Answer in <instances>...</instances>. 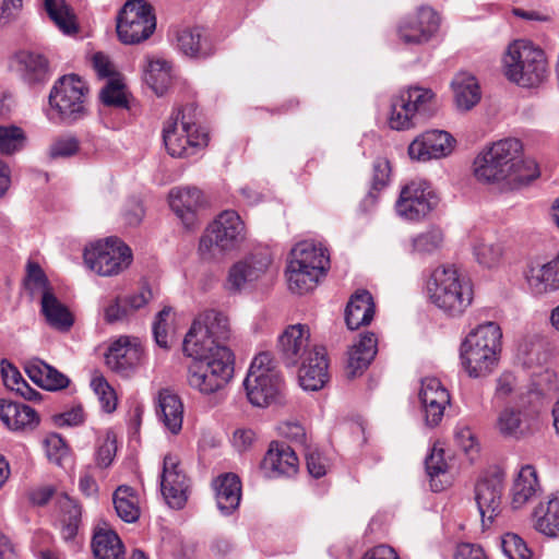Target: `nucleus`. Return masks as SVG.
Masks as SVG:
<instances>
[{
	"mask_svg": "<svg viewBox=\"0 0 559 559\" xmlns=\"http://www.w3.org/2000/svg\"><path fill=\"white\" fill-rule=\"evenodd\" d=\"M538 167L523 155L516 138H506L484 148L474 160V176L483 182L513 189L538 177Z\"/></svg>",
	"mask_w": 559,
	"mask_h": 559,
	"instance_id": "f257e3e1",
	"label": "nucleus"
},
{
	"mask_svg": "<svg viewBox=\"0 0 559 559\" xmlns=\"http://www.w3.org/2000/svg\"><path fill=\"white\" fill-rule=\"evenodd\" d=\"M183 353L192 358L188 367V385L202 395H212L226 386L234 374V355L228 347L183 344Z\"/></svg>",
	"mask_w": 559,
	"mask_h": 559,
	"instance_id": "f03ea898",
	"label": "nucleus"
},
{
	"mask_svg": "<svg viewBox=\"0 0 559 559\" xmlns=\"http://www.w3.org/2000/svg\"><path fill=\"white\" fill-rule=\"evenodd\" d=\"M502 332L496 322H485L473 329L460 348L461 364L471 378L490 374L498 366Z\"/></svg>",
	"mask_w": 559,
	"mask_h": 559,
	"instance_id": "7ed1b4c3",
	"label": "nucleus"
},
{
	"mask_svg": "<svg viewBox=\"0 0 559 559\" xmlns=\"http://www.w3.org/2000/svg\"><path fill=\"white\" fill-rule=\"evenodd\" d=\"M247 239V227L234 210L221 212L203 231L198 252L203 261L221 262L240 249Z\"/></svg>",
	"mask_w": 559,
	"mask_h": 559,
	"instance_id": "20e7f679",
	"label": "nucleus"
},
{
	"mask_svg": "<svg viewBox=\"0 0 559 559\" xmlns=\"http://www.w3.org/2000/svg\"><path fill=\"white\" fill-rule=\"evenodd\" d=\"M330 267L328 249L320 242L305 240L290 251L287 281L292 292L305 294L313 289Z\"/></svg>",
	"mask_w": 559,
	"mask_h": 559,
	"instance_id": "39448f33",
	"label": "nucleus"
},
{
	"mask_svg": "<svg viewBox=\"0 0 559 559\" xmlns=\"http://www.w3.org/2000/svg\"><path fill=\"white\" fill-rule=\"evenodd\" d=\"M430 301L445 313L462 314L473 301V286L454 266H439L427 282Z\"/></svg>",
	"mask_w": 559,
	"mask_h": 559,
	"instance_id": "423d86ee",
	"label": "nucleus"
},
{
	"mask_svg": "<svg viewBox=\"0 0 559 559\" xmlns=\"http://www.w3.org/2000/svg\"><path fill=\"white\" fill-rule=\"evenodd\" d=\"M503 72L507 79L522 87H534L543 83L548 74L545 52L528 40H514L503 56Z\"/></svg>",
	"mask_w": 559,
	"mask_h": 559,
	"instance_id": "0eeeda50",
	"label": "nucleus"
},
{
	"mask_svg": "<svg viewBox=\"0 0 559 559\" xmlns=\"http://www.w3.org/2000/svg\"><path fill=\"white\" fill-rule=\"evenodd\" d=\"M87 86L75 74L60 78L51 87L48 97L47 118L52 122L72 123L85 114Z\"/></svg>",
	"mask_w": 559,
	"mask_h": 559,
	"instance_id": "6e6552de",
	"label": "nucleus"
},
{
	"mask_svg": "<svg viewBox=\"0 0 559 559\" xmlns=\"http://www.w3.org/2000/svg\"><path fill=\"white\" fill-rule=\"evenodd\" d=\"M243 385L253 406L266 407L280 400L283 381L270 353L263 352L253 358Z\"/></svg>",
	"mask_w": 559,
	"mask_h": 559,
	"instance_id": "1a4fd4ad",
	"label": "nucleus"
},
{
	"mask_svg": "<svg viewBox=\"0 0 559 559\" xmlns=\"http://www.w3.org/2000/svg\"><path fill=\"white\" fill-rule=\"evenodd\" d=\"M163 140L173 157H190L207 145L209 136L186 110H178L165 122Z\"/></svg>",
	"mask_w": 559,
	"mask_h": 559,
	"instance_id": "9d476101",
	"label": "nucleus"
},
{
	"mask_svg": "<svg viewBox=\"0 0 559 559\" xmlns=\"http://www.w3.org/2000/svg\"><path fill=\"white\" fill-rule=\"evenodd\" d=\"M437 108V97L432 90L424 86H409L393 97L389 124L394 130H407L415 126L418 116H430Z\"/></svg>",
	"mask_w": 559,
	"mask_h": 559,
	"instance_id": "9b49d317",
	"label": "nucleus"
},
{
	"mask_svg": "<svg viewBox=\"0 0 559 559\" xmlns=\"http://www.w3.org/2000/svg\"><path fill=\"white\" fill-rule=\"evenodd\" d=\"M84 264L99 276H116L127 270L133 260L131 249L118 238H107L87 245Z\"/></svg>",
	"mask_w": 559,
	"mask_h": 559,
	"instance_id": "f8f14e48",
	"label": "nucleus"
},
{
	"mask_svg": "<svg viewBox=\"0 0 559 559\" xmlns=\"http://www.w3.org/2000/svg\"><path fill=\"white\" fill-rule=\"evenodd\" d=\"M156 17L152 5L145 0H128L116 19L119 40L124 45L140 44L152 36Z\"/></svg>",
	"mask_w": 559,
	"mask_h": 559,
	"instance_id": "ddd939ff",
	"label": "nucleus"
},
{
	"mask_svg": "<svg viewBox=\"0 0 559 559\" xmlns=\"http://www.w3.org/2000/svg\"><path fill=\"white\" fill-rule=\"evenodd\" d=\"M438 197L426 180L406 183L400 191L394 209L399 217L407 222H420L438 204Z\"/></svg>",
	"mask_w": 559,
	"mask_h": 559,
	"instance_id": "4468645a",
	"label": "nucleus"
},
{
	"mask_svg": "<svg viewBox=\"0 0 559 559\" xmlns=\"http://www.w3.org/2000/svg\"><path fill=\"white\" fill-rule=\"evenodd\" d=\"M272 257L266 248H259L235 262L228 270L225 283L231 294L247 290L261 280L270 269Z\"/></svg>",
	"mask_w": 559,
	"mask_h": 559,
	"instance_id": "2eb2a0df",
	"label": "nucleus"
},
{
	"mask_svg": "<svg viewBox=\"0 0 559 559\" xmlns=\"http://www.w3.org/2000/svg\"><path fill=\"white\" fill-rule=\"evenodd\" d=\"M228 318L221 311L209 309L201 312L186 334L183 344L194 343L212 347H227L224 343L230 337Z\"/></svg>",
	"mask_w": 559,
	"mask_h": 559,
	"instance_id": "dca6fc26",
	"label": "nucleus"
},
{
	"mask_svg": "<svg viewBox=\"0 0 559 559\" xmlns=\"http://www.w3.org/2000/svg\"><path fill=\"white\" fill-rule=\"evenodd\" d=\"M144 358L141 341L129 335L114 340L105 354L107 367L124 377L132 374L143 364Z\"/></svg>",
	"mask_w": 559,
	"mask_h": 559,
	"instance_id": "f3484780",
	"label": "nucleus"
},
{
	"mask_svg": "<svg viewBox=\"0 0 559 559\" xmlns=\"http://www.w3.org/2000/svg\"><path fill=\"white\" fill-rule=\"evenodd\" d=\"M523 278L528 293L534 297H545L559 290V253L552 259L532 260L523 270Z\"/></svg>",
	"mask_w": 559,
	"mask_h": 559,
	"instance_id": "a211bd4d",
	"label": "nucleus"
},
{
	"mask_svg": "<svg viewBox=\"0 0 559 559\" xmlns=\"http://www.w3.org/2000/svg\"><path fill=\"white\" fill-rule=\"evenodd\" d=\"M160 489L167 504L173 509H182L189 495V480L180 468L177 455L166 454L163 461Z\"/></svg>",
	"mask_w": 559,
	"mask_h": 559,
	"instance_id": "6ab92c4d",
	"label": "nucleus"
},
{
	"mask_svg": "<svg viewBox=\"0 0 559 559\" xmlns=\"http://www.w3.org/2000/svg\"><path fill=\"white\" fill-rule=\"evenodd\" d=\"M439 25L440 19L437 12L431 8L423 7L400 23L399 38L405 45H423L435 36Z\"/></svg>",
	"mask_w": 559,
	"mask_h": 559,
	"instance_id": "aec40b11",
	"label": "nucleus"
},
{
	"mask_svg": "<svg viewBox=\"0 0 559 559\" xmlns=\"http://www.w3.org/2000/svg\"><path fill=\"white\" fill-rule=\"evenodd\" d=\"M455 140L442 130H428L417 135L408 145V156L413 160L428 162L450 155Z\"/></svg>",
	"mask_w": 559,
	"mask_h": 559,
	"instance_id": "412c9836",
	"label": "nucleus"
},
{
	"mask_svg": "<svg viewBox=\"0 0 559 559\" xmlns=\"http://www.w3.org/2000/svg\"><path fill=\"white\" fill-rule=\"evenodd\" d=\"M536 418V411L528 402L522 401L509 404L498 414L496 428L509 438L521 439L532 431Z\"/></svg>",
	"mask_w": 559,
	"mask_h": 559,
	"instance_id": "4be33fe9",
	"label": "nucleus"
},
{
	"mask_svg": "<svg viewBox=\"0 0 559 559\" xmlns=\"http://www.w3.org/2000/svg\"><path fill=\"white\" fill-rule=\"evenodd\" d=\"M426 425L438 426L450 405V393L438 378L427 377L421 380L418 392Z\"/></svg>",
	"mask_w": 559,
	"mask_h": 559,
	"instance_id": "5701e85b",
	"label": "nucleus"
},
{
	"mask_svg": "<svg viewBox=\"0 0 559 559\" xmlns=\"http://www.w3.org/2000/svg\"><path fill=\"white\" fill-rule=\"evenodd\" d=\"M503 481L498 475L480 479L475 487V501L483 527H489L502 510Z\"/></svg>",
	"mask_w": 559,
	"mask_h": 559,
	"instance_id": "b1692460",
	"label": "nucleus"
},
{
	"mask_svg": "<svg viewBox=\"0 0 559 559\" xmlns=\"http://www.w3.org/2000/svg\"><path fill=\"white\" fill-rule=\"evenodd\" d=\"M310 342V329L305 324L287 326L278 337V350L288 366H295L313 353Z\"/></svg>",
	"mask_w": 559,
	"mask_h": 559,
	"instance_id": "393cba45",
	"label": "nucleus"
},
{
	"mask_svg": "<svg viewBox=\"0 0 559 559\" xmlns=\"http://www.w3.org/2000/svg\"><path fill=\"white\" fill-rule=\"evenodd\" d=\"M298 465V457L288 444L273 441L264 455L261 468L267 477L275 478L295 475Z\"/></svg>",
	"mask_w": 559,
	"mask_h": 559,
	"instance_id": "a878e982",
	"label": "nucleus"
},
{
	"mask_svg": "<svg viewBox=\"0 0 559 559\" xmlns=\"http://www.w3.org/2000/svg\"><path fill=\"white\" fill-rule=\"evenodd\" d=\"M298 381L305 391L321 390L329 380L326 353L323 347L314 346L313 353L299 361Z\"/></svg>",
	"mask_w": 559,
	"mask_h": 559,
	"instance_id": "bb28decb",
	"label": "nucleus"
},
{
	"mask_svg": "<svg viewBox=\"0 0 559 559\" xmlns=\"http://www.w3.org/2000/svg\"><path fill=\"white\" fill-rule=\"evenodd\" d=\"M447 246V234L438 225H430L413 235L407 245L409 254L421 260L438 257Z\"/></svg>",
	"mask_w": 559,
	"mask_h": 559,
	"instance_id": "cd10ccee",
	"label": "nucleus"
},
{
	"mask_svg": "<svg viewBox=\"0 0 559 559\" xmlns=\"http://www.w3.org/2000/svg\"><path fill=\"white\" fill-rule=\"evenodd\" d=\"M378 338L371 332L361 334L348 348L346 374L348 378L360 376L371 364L377 354Z\"/></svg>",
	"mask_w": 559,
	"mask_h": 559,
	"instance_id": "c85d7f7f",
	"label": "nucleus"
},
{
	"mask_svg": "<svg viewBox=\"0 0 559 559\" xmlns=\"http://www.w3.org/2000/svg\"><path fill=\"white\" fill-rule=\"evenodd\" d=\"M156 415L165 429L178 435L182 428L183 404L181 399L168 389H162L156 396Z\"/></svg>",
	"mask_w": 559,
	"mask_h": 559,
	"instance_id": "c756f323",
	"label": "nucleus"
},
{
	"mask_svg": "<svg viewBox=\"0 0 559 559\" xmlns=\"http://www.w3.org/2000/svg\"><path fill=\"white\" fill-rule=\"evenodd\" d=\"M169 205L187 227L195 222V212L203 204V194L198 188H174L169 192Z\"/></svg>",
	"mask_w": 559,
	"mask_h": 559,
	"instance_id": "7c9ffc66",
	"label": "nucleus"
},
{
	"mask_svg": "<svg viewBox=\"0 0 559 559\" xmlns=\"http://www.w3.org/2000/svg\"><path fill=\"white\" fill-rule=\"evenodd\" d=\"M0 420L10 430L20 431L34 429L39 423V417L28 405L0 400Z\"/></svg>",
	"mask_w": 559,
	"mask_h": 559,
	"instance_id": "2f4dec72",
	"label": "nucleus"
},
{
	"mask_svg": "<svg viewBox=\"0 0 559 559\" xmlns=\"http://www.w3.org/2000/svg\"><path fill=\"white\" fill-rule=\"evenodd\" d=\"M215 499L219 511L228 515L234 512L241 500V483L239 477L233 473L219 475L213 481Z\"/></svg>",
	"mask_w": 559,
	"mask_h": 559,
	"instance_id": "473e14b6",
	"label": "nucleus"
},
{
	"mask_svg": "<svg viewBox=\"0 0 559 559\" xmlns=\"http://www.w3.org/2000/svg\"><path fill=\"white\" fill-rule=\"evenodd\" d=\"M15 61L16 70L29 85L44 84L51 75L48 60L40 53L20 51L15 56Z\"/></svg>",
	"mask_w": 559,
	"mask_h": 559,
	"instance_id": "72a5a7b5",
	"label": "nucleus"
},
{
	"mask_svg": "<svg viewBox=\"0 0 559 559\" xmlns=\"http://www.w3.org/2000/svg\"><path fill=\"white\" fill-rule=\"evenodd\" d=\"M143 79L157 96H163L173 81V66L163 57L148 56L143 66Z\"/></svg>",
	"mask_w": 559,
	"mask_h": 559,
	"instance_id": "f704fd0d",
	"label": "nucleus"
},
{
	"mask_svg": "<svg viewBox=\"0 0 559 559\" xmlns=\"http://www.w3.org/2000/svg\"><path fill=\"white\" fill-rule=\"evenodd\" d=\"M451 86L455 106L461 111L471 110L481 98V91L478 81L468 72H459L453 78Z\"/></svg>",
	"mask_w": 559,
	"mask_h": 559,
	"instance_id": "c9c22d12",
	"label": "nucleus"
},
{
	"mask_svg": "<svg viewBox=\"0 0 559 559\" xmlns=\"http://www.w3.org/2000/svg\"><path fill=\"white\" fill-rule=\"evenodd\" d=\"M25 371L34 383L48 391L66 389L70 383L66 374L40 359L27 361Z\"/></svg>",
	"mask_w": 559,
	"mask_h": 559,
	"instance_id": "e433bc0d",
	"label": "nucleus"
},
{
	"mask_svg": "<svg viewBox=\"0 0 559 559\" xmlns=\"http://www.w3.org/2000/svg\"><path fill=\"white\" fill-rule=\"evenodd\" d=\"M539 490L537 473L532 465H525L518 472L511 487V506L520 509L525 506Z\"/></svg>",
	"mask_w": 559,
	"mask_h": 559,
	"instance_id": "4c0bfd02",
	"label": "nucleus"
},
{
	"mask_svg": "<svg viewBox=\"0 0 559 559\" xmlns=\"http://www.w3.org/2000/svg\"><path fill=\"white\" fill-rule=\"evenodd\" d=\"M374 314L372 296L367 290H359L352 296L345 309V321L349 330L369 324Z\"/></svg>",
	"mask_w": 559,
	"mask_h": 559,
	"instance_id": "58836bf2",
	"label": "nucleus"
},
{
	"mask_svg": "<svg viewBox=\"0 0 559 559\" xmlns=\"http://www.w3.org/2000/svg\"><path fill=\"white\" fill-rule=\"evenodd\" d=\"M426 471L433 491L445 489L454 479L452 466L447 462L443 449L437 445L432 448L430 455L426 459Z\"/></svg>",
	"mask_w": 559,
	"mask_h": 559,
	"instance_id": "ea45409f",
	"label": "nucleus"
},
{
	"mask_svg": "<svg viewBox=\"0 0 559 559\" xmlns=\"http://www.w3.org/2000/svg\"><path fill=\"white\" fill-rule=\"evenodd\" d=\"M41 313L47 323L59 331H68L74 322L73 316L66 305H63L52 293L45 290L40 300Z\"/></svg>",
	"mask_w": 559,
	"mask_h": 559,
	"instance_id": "a19ab883",
	"label": "nucleus"
},
{
	"mask_svg": "<svg viewBox=\"0 0 559 559\" xmlns=\"http://www.w3.org/2000/svg\"><path fill=\"white\" fill-rule=\"evenodd\" d=\"M93 552L96 559H121L124 547L121 539L110 528L98 527L93 536Z\"/></svg>",
	"mask_w": 559,
	"mask_h": 559,
	"instance_id": "79ce46f5",
	"label": "nucleus"
},
{
	"mask_svg": "<svg viewBox=\"0 0 559 559\" xmlns=\"http://www.w3.org/2000/svg\"><path fill=\"white\" fill-rule=\"evenodd\" d=\"M471 246L473 257L480 266L495 269L500 265L504 254L502 242L485 237H474Z\"/></svg>",
	"mask_w": 559,
	"mask_h": 559,
	"instance_id": "37998d69",
	"label": "nucleus"
},
{
	"mask_svg": "<svg viewBox=\"0 0 559 559\" xmlns=\"http://www.w3.org/2000/svg\"><path fill=\"white\" fill-rule=\"evenodd\" d=\"M57 508L60 513L62 537L71 540L78 533L82 515L81 507L74 499L61 493L57 498Z\"/></svg>",
	"mask_w": 559,
	"mask_h": 559,
	"instance_id": "c03bdc74",
	"label": "nucleus"
},
{
	"mask_svg": "<svg viewBox=\"0 0 559 559\" xmlns=\"http://www.w3.org/2000/svg\"><path fill=\"white\" fill-rule=\"evenodd\" d=\"M49 19L63 34L72 35L78 32V21L73 9L66 0H43Z\"/></svg>",
	"mask_w": 559,
	"mask_h": 559,
	"instance_id": "a18cd8bd",
	"label": "nucleus"
},
{
	"mask_svg": "<svg viewBox=\"0 0 559 559\" xmlns=\"http://www.w3.org/2000/svg\"><path fill=\"white\" fill-rule=\"evenodd\" d=\"M535 528L549 537L559 536V498L540 502L534 512Z\"/></svg>",
	"mask_w": 559,
	"mask_h": 559,
	"instance_id": "49530a36",
	"label": "nucleus"
},
{
	"mask_svg": "<svg viewBox=\"0 0 559 559\" xmlns=\"http://www.w3.org/2000/svg\"><path fill=\"white\" fill-rule=\"evenodd\" d=\"M112 503L117 515L127 523H133L140 518L139 498L133 488L121 485L112 495Z\"/></svg>",
	"mask_w": 559,
	"mask_h": 559,
	"instance_id": "de8ad7c7",
	"label": "nucleus"
},
{
	"mask_svg": "<svg viewBox=\"0 0 559 559\" xmlns=\"http://www.w3.org/2000/svg\"><path fill=\"white\" fill-rule=\"evenodd\" d=\"M176 47L183 55L192 58H201L210 55L206 39L199 28H182L176 33Z\"/></svg>",
	"mask_w": 559,
	"mask_h": 559,
	"instance_id": "09e8293b",
	"label": "nucleus"
},
{
	"mask_svg": "<svg viewBox=\"0 0 559 559\" xmlns=\"http://www.w3.org/2000/svg\"><path fill=\"white\" fill-rule=\"evenodd\" d=\"M1 376L4 385L25 400L36 401L39 397L40 394L29 386L17 368L5 359L1 361Z\"/></svg>",
	"mask_w": 559,
	"mask_h": 559,
	"instance_id": "8fccbe9b",
	"label": "nucleus"
},
{
	"mask_svg": "<svg viewBox=\"0 0 559 559\" xmlns=\"http://www.w3.org/2000/svg\"><path fill=\"white\" fill-rule=\"evenodd\" d=\"M26 142V133L21 127L0 124V154L14 155L25 147Z\"/></svg>",
	"mask_w": 559,
	"mask_h": 559,
	"instance_id": "3c124183",
	"label": "nucleus"
},
{
	"mask_svg": "<svg viewBox=\"0 0 559 559\" xmlns=\"http://www.w3.org/2000/svg\"><path fill=\"white\" fill-rule=\"evenodd\" d=\"M91 388L96 394L102 409L112 413L117 407V395L107 380L102 374H95L91 380Z\"/></svg>",
	"mask_w": 559,
	"mask_h": 559,
	"instance_id": "603ef678",
	"label": "nucleus"
},
{
	"mask_svg": "<svg viewBox=\"0 0 559 559\" xmlns=\"http://www.w3.org/2000/svg\"><path fill=\"white\" fill-rule=\"evenodd\" d=\"M501 548L508 559H533V552L525 542L514 533H507L501 538Z\"/></svg>",
	"mask_w": 559,
	"mask_h": 559,
	"instance_id": "864d4df0",
	"label": "nucleus"
},
{
	"mask_svg": "<svg viewBox=\"0 0 559 559\" xmlns=\"http://www.w3.org/2000/svg\"><path fill=\"white\" fill-rule=\"evenodd\" d=\"M45 450L48 460L59 466L71 461L70 451L59 435H50L45 440Z\"/></svg>",
	"mask_w": 559,
	"mask_h": 559,
	"instance_id": "5fc2aeb1",
	"label": "nucleus"
},
{
	"mask_svg": "<svg viewBox=\"0 0 559 559\" xmlns=\"http://www.w3.org/2000/svg\"><path fill=\"white\" fill-rule=\"evenodd\" d=\"M100 99L108 106H127L124 85L119 78H111L107 81L106 85L102 88Z\"/></svg>",
	"mask_w": 559,
	"mask_h": 559,
	"instance_id": "6e6d98bb",
	"label": "nucleus"
},
{
	"mask_svg": "<svg viewBox=\"0 0 559 559\" xmlns=\"http://www.w3.org/2000/svg\"><path fill=\"white\" fill-rule=\"evenodd\" d=\"M80 142L73 135H61L56 138L48 148V155L52 159L68 158L79 152Z\"/></svg>",
	"mask_w": 559,
	"mask_h": 559,
	"instance_id": "4d7b16f0",
	"label": "nucleus"
},
{
	"mask_svg": "<svg viewBox=\"0 0 559 559\" xmlns=\"http://www.w3.org/2000/svg\"><path fill=\"white\" fill-rule=\"evenodd\" d=\"M454 439L456 444L469 456V459L474 460L479 451V442L471 427L465 424H459L454 430Z\"/></svg>",
	"mask_w": 559,
	"mask_h": 559,
	"instance_id": "13d9d810",
	"label": "nucleus"
},
{
	"mask_svg": "<svg viewBox=\"0 0 559 559\" xmlns=\"http://www.w3.org/2000/svg\"><path fill=\"white\" fill-rule=\"evenodd\" d=\"M516 396L522 402V392H520L518 378L509 371L502 372L496 380L495 397L504 400L509 396Z\"/></svg>",
	"mask_w": 559,
	"mask_h": 559,
	"instance_id": "bf43d9fd",
	"label": "nucleus"
},
{
	"mask_svg": "<svg viewBox=\"0 0 559 559\" xmlns=\"http://www.w3.org/2000/svg\"><path fill=\"white\" fill-rule=\"evenodd\" d=\"M171 314L173 309L170 307H165L157 313L153 323V334L155 342L162 348H168V332Z\"/></svg>",
	"mask_w": 559,
	"mask_h": 559,
	"instance_id": "052dcab7",
	"label": "nucleus"
},
{
	"mask_svg": "<svg viewBox=\"0 0 559 559\" xmlns=\"http://www.w3.org/2000/svg\"><path fill=\"white\" fill-rule=\"evenodd\" d=\"M116 443L117 437L115 432L107 430L96 451V462L99 467H108L111 464L117 451Z\"/></svg>",
	"mask_w": 559,
	"mask_h": 559,
	"instance_id": "680f3d73",
	"label": "nucleus"
},
{
	"mask_svg": "<svg viewBox=\"0 0 559 559\" xmlns=\"http://www.w3.org/2000/svg\"><path fill=\"white\" fill-rule=\"evenodd\" d=\"M131 317L124 297H116L104 307V319L107 323L127 321Z\"/></svg>",
	"mask_w": 559,
	"mask_h": 559,
	"instance_id": "e2e57ef3",
	"label": "nucleus"
},
{
	"mask_svg": "<svg viewBox=\"0 0 559 559\" xmlns=\"http://www.w3.org/2000/svg\"><path fill=\"white\" fill-rule=\"evenodd\" d=\"M26 285L33 292L38 290L41 296L44 295L45 290H51L48 286V281L44 271L38 264L33 262L27 264Z\"/></svg>",
	"mask_w": 559,
	"mask_h": 559,
	"instance_id": "0e129e2a",
	"label": "nucleus"
},
{
	"mask_svg": "<svg viewBox=\"0 0 559 559\" xmlns=\"http://www.w3.org/2000/svg\"><path fill=\"white\" fill-rule=\"evenodd\" d=\"M306 464L309 474L314 478H320L326 474L328 461L318 449H309L306 452Z\"/></svg>",
	"mask_w": 559,
	"mask_h": 559,
	"instance_id": "69168bd1",
	"label": "nucleus"
},
{
	"mask_svg": "<svg viewBox=\"0 0 559 559\" xmlns=\"http://www.w3.org/2000/svg\"><path fill=\"white\" fill-rule=\"evenodd\" d=\"M153 298V293L150 287L143 286L139 292L124 296V302L128 305V309L133 316L138 310L146 306Z\"/></svg>",
	"mask_w": 559,
	"mask_h": 559,
	"instance_id": "338daca9",
	"label": "nucleus"
},
{
	"mask_svg": "<svg viewBox=\"0 0 559 559\" xmlns=\"http://www.w3.org/2000/svg\"><path fill=\"white\" fill-rule=\"evenodd\" d=\"M453 559H488V557L479 545L461 543L455 548Z\"/></svg>",
	"mask_w": 559,
	"mask_h": 559,
	"instance_id": "774afa93",
	"label": "nucleus"
}]
</instances>
